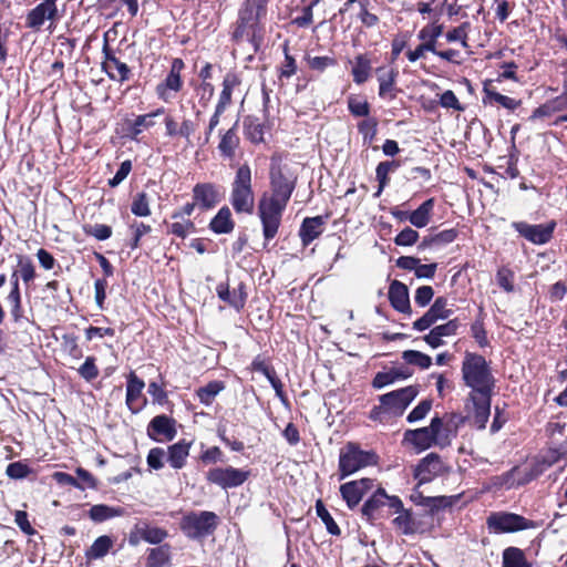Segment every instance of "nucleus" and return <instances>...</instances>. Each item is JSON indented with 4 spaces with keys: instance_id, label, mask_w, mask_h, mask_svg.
Wrapping results in <instances>:
<instances>
[{
    "instance_id": "de8ad7c7",
    "label": "nucleus",
    "mask_w": 567,
    "mask_h": 567,
    "mask_svg": "<svg viewBox=\"0 0 567 567\" xmlns=\"http://www.w3.org/2000/svg\"><path fill=\"white\" fill-rule=\"evenodd\" d=\"M155 124L153 121V115L144 114L138 115L131 124H130V134L133 138L140 135L144 128H150Z\"/></svg>"
},
{
    "instance_id": "2eb2a0df",
    "label": "nucleus",
    "mask_w": 567,
    "mask_h": 567,
    "mask_svg": "<svg viewBox=\"0 0 567 567\" xmlns=\"http://www.w3.org/2000/svg\"><path fill=\"white\" fill-rule=\"evenodd\" d=\"M447 299L439 297L435 299L430 309L413 323V328L417 331H424L433 326L437 320L447 319L452 315V310L447 308Z\"/></svg>"
},
{
    "instance_id": "864d4df0",
    "label": "nucleus",
    "mask_w": 567,
    "mask_h": 567,
    "mask_svg": "<svg viewBox=\"0 0 567 567\" xmlns=\"http://www.w3.org/2000/svg\"><path fill=\"white\" fill-rule=\"evenodd\" d=\"M419 239V233L411 227L402 229L394 238V243L398 246H412Z\"/></svg>"
},
{
    "instance_id": "cd10ccee",
    "label": "nucleus",
    "mask_w": 567,
    "mask_h": 567,
    "mask_svg": "<svg viewBox=\"0 0 567 567\" xmlns=\"http://www.w3.org/2000/svg\"><path fill=\"white\" fill-rule=\"evenodd\" d=\"M483 102L485 104H499L509 111L516 110L522 104L519 100H515L507 95H503L488 86L484 87Z\"/></svg>"
},
{
    "instance_id": "a211bd4d",
    "label": "nucleus",
    "mask_w": 567,
    "mask_h": 567,
    "mask_svg": "<svg viewBox=\"0 0 567 567\" xmlns=\"http://www.w3.org/2000/svg\"><path fill=\"white\" fill-rule=\"evenodd\" d=\"M103 54L102 69L109 78L118 82L127 81L131 73L130 68L113 54L107 43L103 47Z\"/></svg>"
},
{
    "instance_id": "c03bdc74",
    "label": "nucleus",
    "mask_w": 567,
    "mask_h": 567,
    "mask_svg": "<svg viewBox=\"0 0 567 567\" xmlns=\"http://www.w3.org/2000/svg\"><path fill=\"white\" fill-rule=\"evenodd\" d=\"M399 515L393 519V525L398 530H400L403 535H411L415 532V523L412 518V515L409 511H402L398 513Z\"/></svg>"
},
{
    "instance_id": "f8f14e48",
    "label": "nucleus",
    "mask_w": 567,
    "mask_h": 567,
    "mask_svg": "<svg viewBox=\"0 0 567 567\" xmlns=\"http://www.w3.org/2000/svg\"><path fill=\"white\" fill-rule=\"evenodd\" d=\"M184 69V62L182 59H174L171 65V71L165 78L163 82L157 84L156 94L158 99L164 102H169L175 93H177L182 86L183 81L181 78V72Z\"/></svg>"
},
{
    "instance_id": "4468645a",
    "label": "nucleus",
    "mask_w": 567,
    "mask_h": 567,
    "mask_svg": "<svg viewBox=\"0 0 567 567\" xmlns=\"http://www.w3.org/2000/svg\"><path fill=\"white\" fill-rule=\"evenodd\" d=\"M446 468L441 457L435 453H430L416 465L414 477L417 480L419 485H422L444 474Z\"/></svg>"
},
{
    "instance_id": "39448f33",
    "label": "nucleus",
    "mask_w": 567,
    "mask_h": 567,
    "mask_svg": "<svg viewBox=\"0 0 567 567\" xmlns=\"http://www.w3.org/2000/svg\"><path fill=\"white\" fill-rule=\"evenodd\" d=\"M378 456L373 452L363 451L354 443H348L339 455L340 480L367 466L375 465Z\"/></svg>"
},
{
    "instance_id": "f3484780",
    "label": "nucleus",
    "mask_w": 567,
    "mask_h": 567,
    "mask_svg": "<svg viewBox=\"0 0 567 567\" xmlns=\"http://www.w3.org/2000/svg\"><path fill=\"white\" fill-rule=\"evenodd\" d=\"M491 396L492 393L470 394L472 408L468 419L477 429L482 430L486 426L491 414Z\"/></svg>"
},
{
    "instance_id": "e433bc0d",
    "label": "nucleus",
    "mask_w": 567,
    "mask_h": 567,
    "mask_svg": "<svg viewBox=\"0 0 567 567\" xmlns=\"http://www.w3.org/2000/svg\"><path fill=\"white\" fill-rule=\"evenodd\" d=\"M216 291L218 297L230 305L231 307H235L236 309H240L244 307L246 301V293H237V290H234L233 292L229 291V286L227 284L220 282L216 287Z\"/></svg>"
},
{
    "instance_id": "9b49d317",
    "label": "nucleus",
    "mask_w": 567,
    "mask_h": 567,
    "mask_svg": "<svg viewBox=\"0 0 567 567\" xmlns=\"http://www.w3.org/2000/svg\"><path fill=\"white\" fill-rule=\"evenodd\" d=\"M416 395L417 389L410 385L381 395L380 403H382V409H385L388 415L400 416Z\"/></svg>"
},
{
    "instance_id": "bb28decb",
    "label": "nucleus",
    "mask_w": 567,
    "mask_h": 567,
    "mask_svg": "<svg viewBox=\"0 0 567 567\" xmlns=\"http://www.w3.org/2000/svg\"><path fill=\"white\" fill-rule=\"evenodd\" d=\"M378 82H379V95L385 97L393 91L395 80L398 78V71L392 68L380 66L377 69Z\"/></svg>"
},
{
    "instance_id": "f704fd0d",
    "label": "nucleus",
    "mask_w": 567,
    "mask_h": 567,
    "mask_svg": "<svg viewBox=\"0 0 567 567\" xmlns=\"http://www.w3.org/2000/svg\"><path fill=\"white\" fill-rule=\"evenodd\" d=\"M443 33V25L442 24H427L423 27L419 33L417 38L422 41L424 45H430V52H435L436 50V41Z\"/></svg>"
},
{
    "instance_id": "393cba45",
    "label": "nucleus",
    "mask_w": 567,
    "mask_h": 567,
    "mask_svg": "<svg viewBox=\"0 0 567 567\" xmlns=\"http://www.w3.org/2000/svg\"><path fill=\"white\" fill-rule=\"evenodd\" d=\"M145 384L134 372H131L126 385V404L128 409L136 413L140 411L141 405L136 404L140 399Z\"/></svg>"
},
{
    "instance_id": "dca6fc26",
    "label": "nucleus",
    "mask_w": 567,
    "mask_h": 567,
    "mask_svg": "<svg viewBox=\"0 0 567 567\" xmlns=\"http://www.w3.org/2000/svg\"><path fill=\"white\" fill-rule=\"evenodd\" d=\"M193 199L200 210H209L221 199L220 187L213 183H198L193 187Z\"/></svg>"
},
{
    "instance_id": "5fc2aeb1",
    "label": "nucleus",
    "mask_w": 567,
    "mask_h": 567,
    "mask_svg": "<svg viewBox=\"0 0 567 567\" xmlns=\"http://www.w3.org/2000/svg\"><path fill=\"white\" fill-rule=\"evenodd\" d=\"M78 371L79 374L86 381H92L99 375V369L93 357H87Z\"/></svg>"
},
{
    "instance_id": "37998d69",
    "label": "nucleus",
    "mask_w": 567,
    "mask_h": 567,
    "mask_svg": "<svg viewBox=\"0 0 567 567\" xmlns=\"http://www.w3.org/2000/svg\"><path fill=\"white\" fill-rule=\"evenodd\" d=\"M316 512L318 517L321 518L329 534L334 536H339L341 534L338 524L334 522L321 499L316 502Z\"/></svg>"
},
{
    "instance_id": "20e7f679",
    "label": "nucleus",
    "mask_w": 567,
    "mask_h": 567,
    "mask_svg": "<svg viewBox=\"0 0 567 567\" xmlns=\"http://www.w3.org/2000/svg\"><path fill=\"white\" fill-rule=\"evenodd\" d=\"M219 524V517L209 511L189 512L185 514L179 527L189 539H203L213 535Z\"/></svg>"
},
{
    "instance_id": "79ce46f5",
    "label": "nucleus",
    "mask_w": 567,
    "mask_h": 567,
    "mask_svg": "<svg viewBox=\"0 0 567 567\" xmlns=\"http://www.w3.org/2000/svg\"><path fill=\"white\" fill-rule=\"evenodd\" d=\"M224 384L220 381H212L207 385L199 388L197 390V395L199 401L205 404L209 405L215 396L224 390Z\"/></svg>"
},
{
    "instance_id": "6ab92c4d",
    "label": "nucleus",
    "mask_w": 567,
    "mask_h": 567,
    "mask_svg": "<svg viewBox=\"0 0 567 567\" xmlns=\"http://www.w3.org/2000/svg\"><path fill=\"white\" fill-rule=\"evenodd\" d=\"M373 487V480L361 478L351 481L340 486V493L350 508L355 507L362 499L363 495Z\"/></svg>"
},
{
    "instance_id": "ddd939ff",
    "label": "nucleus",
    "mask_w": 567,
    "mask_h": 567,
    "mask_svg": "<svg viewBox=\"0 0 567 567\" xmlns=\"http://www.w3.org/2000/svg\"><path fill=\"white\" fill-rule=\"evenodd\" d=\"M512 226L528 241L543 245L551 239L556 223L549 221L547 224L530 225L525 221H515Z\"/></svg>"
},
{
    "instance_id": "58836bf2",
    "label": "nucleus",
    "mask_w": 567,
    "mask_h": 567,
    "mask_svg": "<svg viewBox=\"0 0 567 567\" xmlns=\"http://www.w3.org/2000/svg\"><path fill=\"white\" fill-rule=\"evenodd\" d=\"M388 495L383 488H379L362 506V515L367 517V519H371L373 517L374 512L385 504Z\"/></svg>"
},
{
    "instance_id": "774afa93",
    "label": "nucleus",
    "mask_w": 567,
    "mask_h": 567,
    "mask_svg": "<svg viewBox=\"0 0 567 567\" xmlns=\"http://www.w3.org/2000/svg\"><path fill=\"white\" fill-rule=\"evenodd\" d=\"M348 106L354 116H368L370 113V105L367 101L350 99Z\"/></svg>"
},
{
    "instance_id": "a18cd8bd",
    "label": "nucleus",
    "mask_w": 567,
    "mask_h": 567,
    "mask_svg": "<svg viewBox=\"0 0 567 567\" xmlns=\"http://www.w3.org/2000/svg\"><path fill=\"white\" fill-rule=\"evenodd\" d=\"M402 359L412 365H416L420 369H427L432 364V359L430 355L415 351V350H406L402 353Z\"/></svg>"
},
{
    "instance_id": "6e6552de",
    "label": "nucleus",
    "mask_w": 567,
    "mask_h": 567,
    "mask_svg": "<svg viewBox=\"0 0 567 567\" xmlns=\"http://www.w3.org/2000/svg\"><path fill=\"white\" fill-rule=\"evenodd\" d=\"M486 524L494 533H515L524 529H534L537 524L518 514L498 512L492 513L486 520Z\"/></svg>"
},
{
    "instance_id": "6e6d98bb",
    "label": "nucleus",
    "mask_w": 567,
    "mask_h": 567,
    "mask_svg": "<svg viewBox=\"0 0 567 567\" xmlns=\"http://www.w3.org/2000/svg\"><path fill=\"white\" fill-rule=\"evenodd\" d=\"M167 457L166 451L162 447H153L147 455V465L154 470H161L164 466V458Z\"/></svg>"
},
{
    "instance_id": "0e129e2a",
    "label": "nucleus",
    "mask_w": 567,
    "mask_h": 567,
    "mask_svg": "<svg viewBox=\"0 0 567 567\" xmlns=\"http://www.w3.org/2000/svg\"><path fill=\"white\" fill-rule=\"evenodd\" d=\"M378 122L374 118H367L359 123V132L363 135L364 141L371 142L377 135Z\"/></svg>"
},
{
    "instance_id": "a878e982",
    "label": "nucleus",
    "mask_w": 567,
    "mask_h": 567,
    "mask_svg": "<svg viewBox=\"0 0 567 567\" xmlns=\"http://www.w3.org/2000/svg\"><path fill=\"white\" fill-rule=\"evenodd\" d=\"M234 227L231 212L227 206H223L209 223V228L215 234H229Z\"/></svg>"
},
{
    "instance_id": "0eeeda50",
    "label": "nucleus",
    "mask_w": 567,
    "mask_h": 567,
    "mask_svg": "<svg viewBox=\"0 0 567 567\" xmlns=\"http://www.w3.org/2000/svg\"><path fill=\"white\" fill-rule=\"evenodd\" d=\"M270 186L271 195H268V197L288 204L296 186V177L289 168L272 162L270 166Z\"/></svg>"
},
{
    "instance_id": "4c0bfd02",
    "label": "nucleus",
    "mask_w": 567,
    "mask_h": 567,
    "mask_svg": "<svg viewBox=\"0 0 567 567\" xmlns=\"http://www.w3.org/2000/svg\"><path fill=\"white\" fill-rule=\"evenodd\" d=\"M113 546V540L110 536L103 535L97 537L92 546L86 550L85 556L87 559H100L104 557Z\"/></svg>"
},
{
    "instance_id": "3c124183",
    "label": "nucleus",
    "mask_w": 567,
    "mask_h": 567,
    "mask_svg": "<svg viewBox=\"0 0 567 567\" xmlns=\"http://www.w3.org/2000/svg\"><path fill=\"white\" fill-rule=\"evenodd\" d=\"M30 473V467L21 461L10 463L6 470V474L12 480L25 478Z\"/></svg>"
},
{
    "instance_id": "c756f323",
    "label": "nucleus",
    "mask_w": 567,
    "mask_h": 567,
    "mask_svg": "<svg viewBox=\"0 0 567 567\" xmlns=\"http://www.w3.org/2000/svg\"><path fill=\"white\" fill-rule=\"evenodd\" d=\"M502 567H532L524 550L518 547H507L503 551Z\"/></svg>"
},
{
    "instance_id": "8fccbe9b",
    "label": "nucleus",
    "mask_w": 567,
    "mask_h": 567,
    "mask_svg": "<svg viewBox=\"0 0 567 567\" xmlns=\"http://www.w3.org/2000/svg\"><path fill=\"white\" fill-rule=\"evenodd\" d=\"M169 559L168 549L165 547L153 548L148 555V567H163Z\"/></svg>"
},
{
    "instance_id": "69168bd1",
    "label": "nucleus",
    "mask_w": 567,
    "mask_h": 567,
    "mask_svg": "<svg viewBox=\"0 0 567 567\" xmlns=\"http://www.w3.org/2000/svg\"><path fill=\"white\" fill-rule=\"evenodd\" d=\"M337 61L330 56H313L308 58V64L312 70L324 71L329 66L336 65Z\"/></svg>"
},
{
    "instance_id": "09e8293b",
    "label": "nucleus",
    "mask_w": 567,
    "mask_h": 567,
    "mask_svg": "<svg viewBox=\"0 0 567 567\" xmlns=\"http://www.w3.org/2000/svg\"><path fill=\"white\" fill-rule=\"evenodd\" d=\"M131 210L134 215L140 217H146L151 214L147 195L145 193H138L134 197Z\"/></svg>"
},
{
    "instance_id": "412c9836",
    "label": "nucleus",
    "mask_w": 567,
    "mask_h": 567,
    "mask_svg": "<svg viewBox=\"0 0 567 567\" xmlns=\"http://www.w3.org/2000/svg\"><path fill=\"white\" fill-rule=\"evenodd\" d=\"M58 18V8H52L42 1L35 8L29 11L25 18V25L29 29L39 31L45 21L53 22Z\"/></svg>"
},
{
    "instance_id": "603ef678",
    "label": "nucleus",
    "mask_w": 567,
    "mask_h": 567,
    "mask_svg": "<svg viewBox=\"0 0 567 567\" xmlns=\"http://www.w3.org/2000/svg\"><path fill=\"white\" fill-rule=\"evenodd\" d=\"M285 61L280 66V78L289 79L297 72L296 60L289 54L288 44H284Z\"/></svg>"
},
{
    "instance_id": "423d86ee",
    "label": "nucleus",
    "mask_w": 567,
    "mask_h": 567,
    "mask_svg": "<svg viewBox=\"0 0 567 567\" xmlns=\"http://www.w3.org/2000/svg\"><path fill=\"white\" fill-rule=\"evenodd\" d=\"M286 206V203L268 197L267 194L260 198L258 216L262 224L265 239L270 240L277 235Z\"/></svg>"
},
{
    "instance_id": "13d9d810",
    "label": "nucleus",
    "mask_w": 567,
    "mask_h": 567,
    "mask_svg": "<svg viewBox=\"0 0 567 567\" xmlns=\"http://www.w3.org/2000/svg\"><path fill=\"white\" fill-rule=\"evenodd\" d=\"M432 408V401L423 400L421 401L408 415L406 420L410 423L420 421L426 416Z\"/></svg>"
},
{
    "instance_id": "2f4dec72",
    "label": "nucleus",
    "mask_w": 567,
    "mask_h": 567,
    "mask_svg": "<svg viewBox=\"0 0 567 567\" xmlns=\"http://www.w3.org/2000/svg\"><path fill=\"white\" fill-rule=\"evenodd\" d=\"M124 509L105 504L93 505L89 511V517L95 523H103L107 519L122 516Z\"/></svg>"
},
{
    "instance_id": "9d476101",
    "label": "nucleus",
    "mask_w": 567,
    "mask_h": 567,
    "mask_svg": "<svg viewBox=\"0 0 567 567\" xmlns=\"http://www.w3.org/2000/svg\"><path fill=\"white\" fill-rule=\"evenodd\" d=\"M249 477V472L233 466L214 467L206 474V480L223 489L235 488L243 485Z\"/></svg>"
},
{
    "instance_id": "a19ab883",
    "label": "nucleus",
    "mask_w": 567,
    "mask_h": 567,
    "mask_svg": "<svg viewBox=\"0 0 567 567\" xmlns=\"http://www.w3.org/2000/svg\"><path fill=\"white\" fill-rule=\"evenodd\" d=\"M399 167V163L395 161H385L378 164L375 169V177L379 182V189L377 195H380L384 187L389 184V173L395 171Z\"/></svg>"
},
{
    "instance_id": "b1692460",
    "label": "nucleus",
    "mask_w": 567,
    "mask_h": 567,
    "mask_svg": "<svg viewBox=\"0 0 567 567\" xmlns=\"http://www.w3.org/2000/svg\"><path fill=\"white\" fill-rule=\"evenodd\" d=\"M190 446L192 442H187L185 440L168 446L166 455L167 461L173 468L179 470L185 466Z\"/></svg>"
},
{
    "instance_id": "aec40b11",
    "label": "nucleus",
    "mask_w": 567,
    "mask_h": 567,
    "mask_svg": "<svg viewBox=\"0 0 567 567\" xmlns=\"http://www.w3.org/2000/svg\"><path fill=\"white\" fill-rule=\"evenodd\" d=\"M175 420L165 415H156L147 426V434L154 441H172L176 435Z\"/></svg>"
},
{
    "instance_id": "052dcab7",
    "label": "nucleus",
    "mask_w": 567,
    "mask_h": 567,
    "mask_svg": "<svg viewBox=\"0 0 567 567\" xmlns=\"http://www.w3.org/2000/svg\"><path fill=\"white\" fill-rule=\"evenodd\" d=\"M85 233L97 240H105L111 237L112 228L104 224L90 225L84 228Z\"/></svg>"
},
{
    "instance_id": "c85d7f7f",
    "label": "nucleus",
    "mask_w": 567,
    "mask_h": 567,
    "mask_svg": "<svg viewBox=\"0 0 567 567\" xmlns=\"http://www.w3.org/2000/svg\"><path fill=\"white\" fill-rule=\"evenodd\" d=\"M237 123L233 127L227 130L220 138L218 150L223 156L231 158L235 155L237 147L239 146V137L236 130Z\"/></svg>"
},
{
    "instance_id": "338daca9",
    "label": "nucleus",
    "mask_w": 567,
    "mask_h": 567,
    "mask_svg": "<svg viewBox=\"0 0 567 567\" xmlns=\"http://www.w3.org/2000/svg\"><path fill=\"white\" fill-rule=\"evenodd\" d=\"M434 296V290L431 286H422L416 289L414 300L420 307H425L430 303Z\"/></svg>"
},
{
    "instance_id": "72a5a7b5",
    "label": "nucleus",
    "mask_w": 567,
    "mask_h": 567,
    "mask_svg": "<svg viewBox=\"0 0 567 567\" xmlns=\"http://www.w3.org/2000/svg\"><path fill=\"white\" fill-rule=\"evenodd\" d=\"M239 84V80L235 74H227L223 81V90L219 95L216 107L218 112H225L226 107L231 102V94L235 86Z\"/></svg>"
},
{
    "instance_id": "7c9ffc66",
    "label": "nucleus",
    "mask_w": 567,
    "mask_h": 567,
    "mask_svg": "<svg viewBox=\"0 0 567 567\" xmlns=\"http://www.w3.org/2000/svg\"><path fill=\"white\" fill-rule=\"evenodd\" d=\"M433 207V198L423 202L415 210L411 213L409 216V221L417 228L425 227L430 223Z\"/></svg>"
},
{
    "instance_id": "473e14b6",
    "label": "nucleus",
    "mask_w": 567,
    "mask_h": 567,
    "mask_svg": "<svg viewBox=\"0 0 567 567\" xmlns=\"http://www.w3.org/2000/svg\"><path fill=\"white\" fill-rule=\"evenodd\" d=\"M371 61L365 54H359L353 61L352 76L357 84H362L370 78Z\"/></svg>"
},
{
    "instance_id": "49530a36",
    "label": "nucleus",
    "mask_w": 567,
    "mask_h": 567,
    "mask_svg": "<svg viewBox=\"0 0 567 567\" xmlns=\"http://www.w3.org/2000/svg\"><path fill=\"white\" fill-rule=\"evenodd\" d=\"M409 378V374H395V372H392V369L390 371L385 372H378L372 381V385L375 389L384 388L394 381L399 379H406Z\"/></svg>"
},
{
    "instance_id": "f257e3e1",
    "label": "nucleus",
    "mask_w": 567,
    "mask_h": 567,
    "mask_svg": "<svg viewBox=\"0 0 567 567\" xmlns=\"http://www.w3.org/2000/svg\"><path fill=\"white\" fill-rule=\"evenodd\" d=\"M462 375L465 384L472 389L470 394L493 392L495 379L483 355L467 352L462 363Z\"/></svg>"
},
{
    "instance_id": "5701e85b",
    "label": "nucleus",
    "mask_w": 567,
    "mask_h": 567,
    "mask_svg": "<svg viewBox=\"0 0 567 567\" xmlns=\"http://www.w3.org/2000/svg\"><path fill=\"white\" fill-rule=\"evenodd\" d=\"M324 223L326 218L322 216L307 217L303 219L299 230L303 246H308L322 234Z\"/></svg>"
},
{
    "instance_id": "ea45409f",
    "label": "nucleus",
    "mask_w": 567,
    "mask_h": 567,
    "mask_svg": "<svg viewBox=\"0 0 567 567\" xmlns=\"http://www.w3.org/2000/svg\"><path fill=\"white\" fill-rule=\"evenodd\" d=\"M246 137L252 143H261L264 141V125L256 117H247L244 121Z\"/></svg>"
},
{
    "instance_id": "7ed1b4c3",
    "label": "nucleus",
    "mask_w": 567,
    "mask_h": 567,
    "mask_svg": "<svg viewBox=\"0 0 567 567\" xmlns=\"http://www.w3.org/2000/svg\"><path fill=\"white\" fill-rule=\"evenodd\" d=\"M251 181V168L249 165H240L236 171L230 190V204L238 214H251L254 210L255 195Z\"/></svg>"
},
{
    "instance_id": "bf43d9fd",
    "label": "nucleus",
    "mask_w": 567,
    "mask_h": 567,
    "mask_svg": "<svg viewBox=\"0 0 567 567\" xmlns=\"http://www.w3.org/2000/svg\"><path fill=\"white\" fill-rule=\"evenodd\" d=\"M18 266L20 268L21 278L24 282H29L34 278L35 270L31 259L18 256Z\"/></svg>"
},
{
    "instance_id": "680f3d73",
    "label": "nucleus",
    "mask_w": 567,
    "mask_h": 567,
    "mask_svg": "<svg viewBox=\"0 0 567 567\" xmlns=\"http://www.w3.org/2000/svg\"><path fill=\"white\" fill-rule=\"evenodd\" d=\"M467 27L468 23H463L457 28H454L453 30L449 31L446 33V40L449 42H455L460 41L462 47L467 48Z\"/></svg>"
},
{
    "instance_id": "e2e57ef3",
    "label": "nucleus",
    "mask_w": 567,
    "mask_h": 567,
    "mask_svg": "<svg viewBox=\"0 0 567 567\" xmlns=\"http://www.w3.org/2000/svg\"><path fill=\"white\" fill-rule=\"evenodd\" d=\"M193 230L194 224L190 220L175 221L168 226V233L181 238H185Z\"/></svg>"
},
{
    "instance_id": "c9c22d12",
    "label": "nucleus",
    "mask_w": 567,
    "mask_h": 567,
    "mask_svg": "<svg viewBox=\"0 0 567 567\" xmlns=\"http://www.w3.org/2000/svg\"><path fill=\"white\" fill-rule=\"evenodd\" d=\"M140 537L150 544H159L167 537V532L161 527L142 523L136 527Z\"/></svg>"
},
{
    "instance_id": "1a4fd4ad",
    "label": "nucleus",
    "mask_w": 567,
    "mask_h": 567,
    "mask_svg": "<svg viewBox=\"0 0 567 567\" xmlns=\"http://www.w3.org/2000/svg\"><path fill=\"white\" fill-rule=\"evenodd\" d=\"M442 427V419L435 416L431 420L429 426L405 431L404 441L414 445L419 451H424L440 443Z\"/></svg>"
},
{
    "instance_id": "4be33fe9",
    "label": "nucleus",
    "mask_w": 567,
    "mask_h": 567,
    "mask_svg": "<svg viewBox=\"0 0 567 567\" xmlns=\"http://www.w3.org/2000/svg\"><path fill=\"white\" fill-rule=\"evenodd\" d=\"M389 300L395 310L402 313H411L409 291L404 284L398 280L392 281L389 288Z\"/></svg>"
},
{
    "instance_id": "4d7b16f0",
    "label": "nucleus",
    "mask_w": 567,
    "mask_h": 567,
    "mask_svg": "<svg viewBox=\"0 0 567 567\" xmlns=\"http://www.w3.org/2000/svg\"><path fill=\"white\" fill-rule=\"evenodd\" d=\"M496 280L499 287H502L505 291L512 292L514 290V272L511 269L506 267L498 269L496 274Z\"/></svg>"
},
{
    "instance_id": "f03ea898",
    "label": "nucleus",
    "mask_w": 567,
    "mask_h": 567,
    "mask_svg": "<svg viewBox=\"0 0 567 567\" xmlns=\"http://www.w3.org/2000/svg\"><path fill=\"white\" fill-rule=\"evenodd\" d=\"M262 6L260 0H246V7L240 11L233 40L237 43L248 41L257 51L262 35L258 25Z\"/></svg>"
}]
</instances>
